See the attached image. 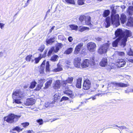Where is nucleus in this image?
<instances>
[{"label":"nucleus","mask_w":133,"mask_h":133,"mask_svg":"<svg viewBox=\"0 0 133 133\" xmlns=\"http://www.w3.org/2000/svg\"><path fill=\"white\" fill-rule=\"evenodd\" d=\"M115 35L116 37H118L117 39L121 40L120 45L124 47L126 45L128 37H130L131 34L129 30H126L124 32L121 29H119L115 31Z\"/></svg>","instance_id":"obj_1"},{"label":"nucleus","mask_w":133,"mask_h":133,"mask_svg":"<svg viewBox=\"0 0 133 133\" xmlns=\"http://www.w3.org/2000/svg\"><path fill=\"white\" fill-rule=\"evenodd\" d=\"M119 16L118 14H112L111 18L107 17L106 19L105 22L103 23V25L106 28L109 27L110 25L111 21L112 24L115 25L116 27H117L120 24L119 21Z\"/></svg>","instance_id":"obj_2"},{"label":"nucleus","mask_w":133,"mask_h":133,"mask_svg":"<svg viewBox=\"0 0 133 133\" xmlns=\"http://www.w3.org/2000/svg\"><path fill=\"white\" fill-rule=\"evenodd\" d=\"M24 96V94L22 92L17 90L13 92L12 95L13 103L18 104L21 103V99Z\"/></svg>","instance_id":"obj_3"},{"label":"nucleus","mask_w":133,"mask_h":133,"mask_svg":"<svg viewBox=\"0 0 133 133\" xmlns=\"http://www.w3.org/2000/svg\"><path fill=\"white\" fill-rule=\"evenodd\" d=\"M20 115H16L14 114H11L8 115L5 117L4 118V120L7 122L12 123L16 122L20 117Z\"/></svg>","instance_id":"obj_4"},{"label":"nucleus","mask_w":133,"mask_h":133,"mask_svg":"<svg viewBox=\"0 0 133 133\" xmlns=\"http://www.w3.org/2000/svg\"><path fill=\"white\" fill-rule=\"evenodd\" d=\"M110 44V43L108 41V43H105L101 45L98 50V53L100 54H103L106 53L108 50L109 49Z\"/></svg>","instance_id":"obj_5"},{"label":"nucleus","mask_w":133,"mask_h":133,"mask_svg":"<svg viewBox=\"0 0 133 133\" xmlns=\"http://www.w3.org/2000/svg\"><path fill=\"white\" fill-rule=\"evenodd\" d=\"M95 65L94 59L92 58L91 60L88 59L84 60L81 64V67L83 68L87 67H92Z\"/></svg>","instance_id":"obj_6"},{"label":"nucleus","mask_w":133,"mask_h":133,"mask_svg":"<svg viewBox=\"0 0 133 133\" xmlns=\"http://www.w3.org/2000/svg\"><path fill=\"white\" fill-rule=\"evenodd\" d=\"M108 85L109 87H128L129 85L127 84H125L123 83H118L116 82H113L109 83Z\"/></svg>","instance_id":"obj_7"},{"label":"nucleus","mask_w":133,"mask_h":133,"mask_svg":"<svg viewBox=\"0 0 133 133\" xmlns=\"http://www.w3.org/2000/svg\"><path fill=\"white\" fill-rule=\"evenodd\" d=\"M96 46L95 43L92 42L88 43L87 46L88 50L90 52L95 51L96 50Z\"/></svg>","instance_id":"obj_8"},{"label":"nucleus","mask_w":133,"mask_h":133,"mask_svg":"<svg viewBox=\"0 0 133 133\" xmlns=\"http://www.w3.org/2000/svg\"><path fill=\"white\" fill-rule=\"evenodd\" d=\"M64 94H66L69 96L70 98H74L76 96V94L72 91L69 89L68 87H66L65 90L63 91Z\"/></svg>","instance_id":"obj_9"},{"label":"nucleus","mask_w":133,"mask_h":133,"mask_svg":"<svg viewBox=\"0 0 133 133\" xmlns=\"http://www.w3.org/2000/svg\"><path fill=\"white\" fill-rule=\"evenodd\" d=\"M91 85L90 81L88 79H86L84 82L83 88L85 90H88L90 88Z\"/></svg>","instance_id":"obj_10"},{"label":"nucleus","mask_w":133,"mask_h":133,"mask_svg":"<svg viewBox=\"0 0 133 133\" xmlns=\"http://www.w3.org/2000/svg\"><path fill=\"white\" fill-rule=\"evenodd\" d=\"M73 80L72 77H69L66 81H62L61 82V84L63 86H65L68 83L71 84Z\"/></svg>","instance_id":"obj_11"},{"label":"nucleus","mask_w":133,"mask_h":133,"mask_svg":"<svg viewBox=\"0 0 133 133\" xmlns=\"http://www.w3.org/2000/svg\"><path fill=\"white\" fill-rule=\"evenodd\" d=\"M83 43H81L76 45L74 52V54L76 55L78 54L81 50V48L83 46Z\"/></svg>","instance_id":"obj_12"},{"label":"nucleus","mask_w":133,"mask_h":133,"mask_svg":"<svg viewBox=\"0 0 133 133\" xmlns=\"http://www.w3.org/2000/svg\"><path fill=\"white\" fill-rule=\"evenodd\" d=\"M35 99L33 98L27 99L24 102V104L26 105H32L35 103Z\"/></svg>","instance_id":"obj_13"},{"label":"nucleus","mask_w":133,"mask_h":133,"mask_svg":"<svg viewBox=\"0 0 133 133\" xmlns=\"http://www.w3.org/2000/svg\"><path fill=\"white\" fill-rule=\"evenodd\" d=\"M125 64V61L123 59H118L117 61V64L119 67L124 66Z\"/></svg>","instance_id":"obj_14"},{"label":"nucleus","mask_w":133,"mask_h":133,"mask_svg":"<svg viewBox=\"0 0 133 133\" xmlns=\"http://www.w3.org/2000/svg\"><path fill=\"white\" fill-rule=\"evenodd\" d=\"M81 61V59L78 57L74 59V64L76 67L78 68L80 67Z\"/></svg>","instance_id":"obj_15"},{"label":"nucleus","mask_w":133,"mask_h":133,"mask_svg":"<svg viewBox=\"0 0 133 133\" xmlns=\"http://www.w3.org/2000/svg\"><path fill=\"white\" fill-rule=\"evenodd\" d=\"M108 64V60L107 58H103L99 63V65L102 67L105 66Z\"/></svg>","instance_id":"obj_16"},{"label":"nucleus","mask_w":133,"mask_h":133,"mask_svg":"<svg viewBox=\"0 0 133 133\" xmlns=\"http://www.w3.org/2000/svg\"><path fill=\"white\" fill-rule=\"evenodd\" d=\"M45 61H44L42 63L41 65L39 71L41 74H43L44 73V69Z\"/></svg>","instance_id":"obj_17"},{"label":"nucleus","mask_w":133,"mask_h":133,"mask_svg":"<svg viewBox=\"0 0 133 133\" xmlns=\"http://www.w3.org/2000/svg\"><path fill=\"white\" fill-rule=\"evenodd\" d=\"M52 82V80L51 78H50L45 83V86L44 87V89H48L51 85Z\"/></svg>","instance_id":"obj_18"},{"label":"nucleus","mask_w":133,"mask_h":133,"mask_svg":"<svg viewBox=\"0 0 133 133\" xmlns=\"http://www.w3.org/2000/svg\"><path fill=\"white\" fill-rule=\"evenodd\" d=\"M55 39L56 38L55 37H51L50 39H47L46 41V45H49L51 44L54 42Z\"/></svg>","instance_id":"obj_19"},{"label":"nucleus","mask_w":133,"mask_h":133,"mask_svg":"<svg viewBox=\"0 0 133 133\" xmlns=\"http://www.w3.org/2000/svg\"><path fill=\"white\" fill-rule=\"evenodd\" d=\"M37 84V83L34 80L31 83L30 85L29 86V85H27L24 86V88H26L29 87L30 89H33L35 87Z\"/></svg>","instance_id":"obj_20"},{"label":"nucleus","mask_w":133,"mask_h":133,"mask_svg":"<svg viewBox=\"0 0 133 133\" xmlns=\"http://www.w3.org/2000/svg\"><path fill=\"white\" fill-rule=\"evenodd\" d=\"M120 19L121 23L122 24H124L127 21L126 15L124 14H122L121 16Z\"/></svg>","instance_id":"obj_21"},{"label":"nucleus","mask_w":133,"mask_h":133,"mask_svg":"<svg viewBox=\"0 0 133 133\" xmlns=\"http://www.w3.org/2000/svg\"><path fill=\"white\" fill-rule=\"evenodd\" d=\"M54 87L55 89H57L59 88L61 86L60 82L59 80L56 81L54 83Z\"/></svg>","instance_id":"obj_22"},{"label":"nucleus","mask_w":133,"mask_h":133,"mask_svg":"<svg viewBox=\"0 0 133 133\" xmlns=\"http://www.w3.org/2000/svg\"><path fill=\"white\" fill-rule=\"evenodd\" d=\"M82 79V78H79L77 79L76 85V86L77 88H81Z\"/></svg>","instance_id":"obj_23"},{"label":"nucleus","mask_w":133,"mask_h":133,"mask_svg":"<svg viewBox=\"0 0 133 133\" xmlns=\"http://www.w3.org/2000/svg\"><path fill=\"white\" fill-rule=\"evenodd\" d=\"M89 30V28L85 26H80L79 27L78 30L82 32L85 31H88Z\"/></svg>","instance_id":"obj_24"},{"label":"nucleus","mask_w":133,"mask_h":133,"mask_svg":"<svg viewBox=\"0 0 133 133\" xmlns=\"http://www.w3.org/2000/svg\"><path fill=\"white\" fill-rule=\"evenodd\" d=\"M91 17L89 16H87L86 17L84 21L85 24L87 25H89L91 24Z\"/></svg>","instance_id":"obj_25"},{"label":"nucleus","mask_w":133,"mask_h":133,"mask_svg":"<svg viewBox=\"0 0 133 133\" xmlns=\"http://www.w3.org/2000/svg\"><path fill=\"white\" fill-rule=\"evenodd\" d=\"M63 46L62 44L61 43H58L57 44L56 47L54 49V52H57L59 49L62 47Z\"/></svg>","instance_id":"obj_26"},{"label":"nucleus","mask_w":133,"mask_h":133,"mask_svg":"<svg viewBox=\"0 0 133 133\" xmlns=\"http://www.w3.org/2000/svg\"><path fill=\"white\" fill-rule=\"evenodd\" d=\"M101 86L102 88L101 91L102 92L105 91L108 89L109 87L108 85H104L102 84L101 85Z\"/></svg>","instance_id":"obj_27"},{"label":"nucleus","mask_w":133,"mask_h":133,"mask_svg":"<svg viewBox=\"0 0 133 133\" xmlns=\"http://www.w3.org/2000/svg\"><path fill=\"white\" fill-rule=\"evenodd\" d=\"M120 40L119 39H117L116 40L114 41L112 43V46L114 47H116L117 46L118 42L120 43V44H121Z\"/></svg>","instance_id":"obj_28"},{"label":"nucleus","mask_w":133,"mask_h":133,"mask_svg":"<svg viewBox=\"0 0 133 133\" xmlns=\"http://www.w3.org/2000/svg\"><path fill=\"white\" fill-rule=\"evenodd\" d=\"M73 49L72 48H69L67 49L64 52V54L69 55L73 51Z\"/></svg>","instance_id":"obj_29"},{"label":"nucleus","mask_w":133,"mask_h":133,"mask_svg":"<svg viewBox=\"0 0 133 133\" xmlns=\"http://www.w3.org/2000/svg\"><path fill=\"white\" fill-rule=\"evenodd\" d=\"M70 28L71 30L77 31L78 29V26L75 24H72L69 25Z\"/></svg>","instance_id":"obj_30"},{"label":"nucleus","mask_w":133,"mask_h":133,"mask_svg":"<svg viewBox=\"0 0 133 133\" xmlns=\"http://www.w3.org/2000/svg\"><path fill=\"white\" fill-rule=\"evenodd\" d=\"M57 65V68L53 69L52 70L53 71L57 72L61 71L62 70V68L61 66L59 65L58 64Z\"/></svg>","instance_id":"obj_31"},{"label":"nucleus","mask_w":133,"mask_h":133,"mask_svg":"<svg viewBox=\"0 0 133 133\" xmlns=\"http://www.w3.org/2000/svg\"><path fill=\"white\" fill-rule=\"evenodd\" d=\"M127 11L129 15H132L133 14V6H129Z\"/></svg>","instance_id":"obj_32"},{"label":"nucleus","mask_w":133,"mask_h":133,"mask_svg":"<svg viewBox=\"0 0 133 133\" xmlns=\"http://www.w3.org/2000/svg\"><path fill=\"white\" fill-rule=\"evenodd\" d=\"M49 66V62L48 61L46 62V63L45 69V71L46 72H49L50 71Z\"/></svg>","instance_id":"obj_33"},{"label":"nucleus","mask_w":133,"mask_h":133,"mask_svg":"<svg viewBox=\"0 0 133 133\" xmlns=\"http://www.w3.org/2000/svg\"><path fill=\"white\" fill-rule=\"evenodd\" d=\"M110 13V11L109 10H105L103 12V16L104 17H106L109 15Z\"/></svg>","instance_id":"obj_34"},{"label":"nucleus","mask_w":133,"mask_h":133,"mask_svg":"<svg viewBox=\"0 0 133 133\" xmlns=\"http://www.w3.org/2000/svg\"><path fill=\"white\" fill-rule=\"evenodd\" d=\"M23 129V128L21 129V128L19 126H16L12 130L13 131L16 130L18 132H19L20 131H22Z\"/></svg>","instance_id":"obj_35"},{"label":"nucleus","mask_w":133,"mask_h":133,"mask_svg":"<svg viewBox=\"0 0 133 133\" xmlns=\"http://www.w3.org/2000/svg\"><path fill=\"white\" fill-rule=\"evenodd\" d=\"M54 100L56 101L60 99V97L59 93H56L54 96Z\"/></svg>","instance_id":"obj_36"},{"label":"nucleus","mask_w":133,"mask_h":133,"mask_svg":"<svg viewBox=\"0 0 133 133\" xmlns=\"http://www.w3.org/2000/svg\"><path fill=\"white\" fill-rule=\"evenodd\" d=\"M58 57L57 55H54L51 57L50 60L52 61H55L58 60Z\"/></svg>","instance_id":"obj_37"},{"label":"nucleus","mask_w":133,"mask_h":133,"mask_svg":"<svg viewBox=\"0 0 133 133\" xmlns=\"http://www.w3.org/2000/svg\"><path fill=\"white\" fill-rule=\"evenodd\" d=\"M43 85V83H40V84H38L36 88V90L37 91L39 90L41 88V87H42Z\"/></svg>","instance_id":"obj_38"},{"label":"nucleus","mask_w":133,"mask_h":133,"mask_svg":"<svg viewBox=\"0 0 133 133\" xmlns=\"http://www.w3.org/2000/svg\"><path fill=\"white\" fill-rule=\"evenodd\" d=\"M65 64H66V66L68 67H69V66L71 65L72 63L70 60H66L65 62Z\"/></svg>","instance_id":"obj_39"},{"label":"nucleus","mask_w":133,"mask_h":133,"mask_svg":"<svg viewBox=\"0 0 133 133\" xmlns=\"http://www.w3.org/2000/svg\"><path fill=\"white\" fill-rule=\"evenodd\" d=\"M65 1L68 3L73 4H75V2L74 0H65Z\"/></svg>","instance_id":"obj_40"},{"label":"nucleus","mask_w":133,"mask_h":133,"mask_svg":"<svg viewBox=\"0 0 133 133\" xmlns=\"http://www.w3.org/2000/svg\"><path fill=\"white\" fill-rule=\"evenodd\" d=\"M85 0H77V3L79 5H82L84 4V2Z\"/></svg>","instance_id":"obj_41"},{"label":"nucleus","mask_w":133,"mask_h":133,"mask_svg":"<svg viewBox=\"0 0 133 133\" xmlns=\"http://www.w3.org/2000/svg\"><path fill=\"white\" fill-rule=\"evenodd\" d=\"M116 54L118 55L119 56H124L125 53L123 52L116 51Z\"/></svg>","instance_id":"obj_42"},{"label":"nucleus","mask_w":133,"mask_h":133,"mask_svg":"<svg viewBox=\"0 0 133 133\" xmlns=\"http://www.w3.org/2000/svg\"><path fill=\"white\" fill-rule=\"evenodd\" d=\"M55 48L54 47H52L49 50L48 54V56H49L50 55L53 51L54 52Z\"/></svg>","instance_id":"obj_43"},{"label":"nucleus","mask_w":133,"mask_h":133,"mask_svg":"<svg viewBox=\"0 0 133 133\" xmlns=\"http://www.w3.org/2000/svg\"><path fill=\"white\" fill-rule=\"evenodd\" d=\"M86 17L84 16H80L79 18V20L82 23H84L83 21H85Z\"/></svg>","instance_id":"obj_44"},{"label":"nucleus","mask_w":133,"mask_h":133,"mask_svg":"<svg viewBox=\"0 0 133 133\" xmlns=\"http://www.w3.org/2000/svg\"><path fill=\"white\" fill-rule=\"evenodd\" d=\"M127 53L128 55L129 56H133V51L130 48L129 51L127 52Z\"/></svg>","instance_id":"obj_45"},{"label":"nucleus","mask_w":133,"mask_h":133,"mask_svg":"<svg viewBox=\"0 0 133 133\" xmlns=\"http://www.w3.org/2000/svg\"><path fill=\"white\" fill-rule=\"evenodd\" d=\"M128 23H130V25H133V18H129L128 21Z\"/></svg>","instance_id":"obj_46"},{"label":"nucleus","mask_w":133,"mask_h":133,"mask_svg":"<svg viewBox=\"0 0 133 133\" xmlns=\"http://www.w3.org/2000/svg\"><path fill=\"white\" fill-rule=\"evenodd\" d=\"M45 48L44 46V45H42L40 47L38 50L41 52H42L43 51Z\"/></svg>","instance_id":"obj_47"},{"label":"nucleus","mask_w":133,"mask_h":133,"mask_svg":"<svg viewBox=\"0 0 133 133\" xmlns=\"http://www.w3.org/2000/svg\"><path fill=\"white\" fill-rule=\"evenodd\" d=\"M32 57V55H28L26 57L25 59L27 61H30Z\"/></svg>","instance_id":"obj_48"},{"label":"nucleus","mask_w":133,"mask_h":133,"mask_svg":"<svg viewBox=\"0 0 133 133\" xmlns=\"http://www.w3.org/2000/svg\"><path fill=\"white\" fill-rule=\"evenodd\" d=\"M52 104L48 102H46L45 103V106L46 108H47L48 107H51L52 106Z\"/></svg>","instance_id":"obj_49"},{"label":"nucleus","mask_w":133,"mask_h":133,"mask_svg":"<svg viewBox=\"0 0 133 133\" xmlns=\"http://www.w3.org/2000/svg\"><path fill=\"white\" fill-rule=\"evenodd\" d=\"M21 124L24 127H26L28 126L29 124V123H28L27 122H25L24 123H23Z\"/></svg>","instance_id":"obj_50"},{"label":"nucleus","mask_w":133,"mask_h":133,"mask_svg":"<svg viewBox=\"0 0 133 133\" xmlns=\"http://www.w3.org/2000/svg\"><path fill=\"white\" fill-rule=\"evenodd\" d=\"M69 98L68 97H65V96H63L62 97V98L61 100V101H62L63 100H68Z\"/></svg>","instance_id":"obj_51"},{"label":"nucleus","mask_w":133,"mask_h":133,"mask_svg":"<svg viewBox=\"0 0 133 133\" xmlns=\"http://www.w3.org/2000/svg\"><path fill=\"white\" fill-rule=\"evenodd\" d=\"M37 122L39 123L40 125L42 124L43 123V120L42 119H39L37 120Z\"/></svg>","instance_id":"obj_52"},{"label":"nucleus","mask_w":133,"mask_h":133,"mask_svg":"<svg viewBox=\"0 0 133 133\" xmlns=\"http://www.w3.org/2000/svg\"><path fill=\"white\" fill-rule=\"evenodd\" d=\"M40 59L41 58L39 57L36 58L35 59L36 63H38Z\"/></svg>","instance_id":"obj_53"},{"label":"nucleus","mask_w":133,"mask_h":133,"mask_svg":"<svg viewBox=\"0 0 133 133\" xmlns=\"http://www.w3.org/2000/svg\"><path fill=\"white\" fill-rule=\"evenodd\" d=\"M68 40L69 42H71L73 40L72 37L71 36L69 37L68 38Z\"/></svg>","instance_id":"obj_54"},{"label":"nucleus","mask_w":133,"mask_h":133,"mask_svg":"<svg viewBox=\"0 0 133 133\" xmlns=\"http://www.w3.org/2000/svg\"><path fill=\"white\" fill-rule=\"evenodd\" d=\"M4 24L3 23H0V27L1 29H2L4 27Z\"/></svg>","instance_id":"obj_55"},{"label":"nucleus","mask_w":133,"mask_h":133,"mask_svg":"<svg viewBox=\"0 0 133 133\" xmlns=\"http://www.w3.org/2000/svg\"><path fill=\"white\" fill-rule=\"evenodd\" d=\"M116 13V11L114 9H113L112 12V14H114Z\"/></svg>","instance_id":"obj_56"},{"label":"nucleus","mask_w":133,"mask_h":133,"mask_svg":"<svg viewBox=\"0 0 133 133\" xmlns=\"http://www.w3.org/2000/svg\"><path fill=\"white\" fill-rule=\"evenodd\" d=\"M128 61L130 62L133 63V59H128Z\"/></svg>","instance_id":"obj_57"},{"label":"nucleus","mask_w":133,"mask_h":133,"mask_svg":"<svg viewBox=\"0 0 133 133\" xmlns=\"http://www.w3.org/2000/svg\"><path fill=\"white\" fill-rule=\"evenodd\" d=\"M96 39L98 41H101V38L99 37H97L96 38Z\"/></svg>","instance_id":"obj_58"},{"label":"nucleus","mask_w":133,"mask_h":133,"mask_svg":"<svg viewBox=\"0 0 133 133\" xmlns=\"http://www.w3.org/2000/svg\"><path fill=\"white\" fill-rule=\"evenodd\" d=\"M55 27V26H53L51 29L50 30V32H51V31H52V30H53L54 29V28Z\"/></svg>","instance_id":"obj_59"},{"label":"nucleus","mask_w":133,"mask_h":133,"mask_svg":"<svg viewBox=\"0 0 133 133\" xmlns=\"http://www.w3.org/2000/svg\"><path fill=\"white\" fill-rule=\"evenodd\" d=\"M3 53L2 52H0V57H2L3 56Z\"/></svg>","instance_id":"obj_60"},{"label":"nucleus","mask_w":133,"mask_h":133,"mask_svg":"<svg viewBox=\"0 0 133 133\" xmlns=\"http://www.w3.org/2000/svg\"><path fill=\"white\" fill-rule=\"evenodd\" d=\"M28 3H25V5L24 6V7L25 8V7L27 6H28Z\"/></svg>","instance_id":"obj_61"},{"label":"nucleus","mask_w":133,"mask_h":133,"mask_svg":"<svg viewBox=\"0 0 133 133\" xmlns=\"http://www.w3.org/2000/svg\"><path fill=\"white\" fill-rule=\"evenodd\" d=\"M49 11H48L46 12V14L45 15V18H46V16H47V14L48 13H49Z\"/></svg>","instance_id":"obj_62"},{"label":"nucleus","mask_w":133,"mask_h":133,"mask_svg":"<svg viewBox=\"0 0 133 133\" xmlns=\"http://www.w3.org/2000/svg\"><path fill=\"white\" fill-rule=\"evenodd\" d=\"M44 80V79H41L39 81H43Z\"/></svg>","instance_id":"obj_63"},{"label":"nucleus","mask_w":133,"mask_h":133,"mask_svg":"<svg viewBox=\"0 0 133 133\" xmlns=\"http://www.w3.org/2000/svg\"><path fill=\"white\" fill-rule=\"evenodd\" d=\"M31 133V132L29 130V131H28V133Z\"/></svg>","instance_id":"obj_64"}]
</instances>
